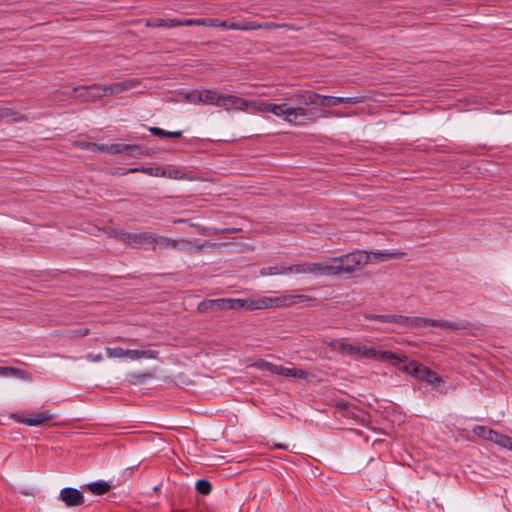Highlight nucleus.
Wrapping results in <instances>:
<instances>
[{"label": "nucleus", "instance_id": "40", "mask_svg": "<svg viewBox=\"0 0 512 512\" xmlns=\"http://www.w3.org/2000/svg\"><path fill=\"white\" fill-rule=\"evenodd\" d=\"M180 26H187L186 19L177 20V19H164V27L165 28H174Z\"/></svg>", "mask_w": 512, "mask_h": 512}, {"label": "nucleus", "instance_id": "53", "mask_svg": "<svg viewBox=\"0 0 512 512\" xmlns=\"http://www.w3.org/2000/svg\"><path fill=\"white\" fill-rule=\"evenodd\" d=\"M189 224H190V226H192V227H196V228H197L199 231H201V232H202V231H205V228L200 227V226H199V225H197V224H194V223H189Z\"/></svg>", "mask_w": 512, "mask_h": 512}, {"label": "nucleus", "instance_id": "12", "mask_svg": "<svg viewBox=\"0 0 512 512\" xmlns=\"http://www.w3.org/2000/svg\"><path fill=\"white\" fill-rule=\"evenodd\" d=\"M340 353L348 356L358 354L366 359H372L378 355V351L375 350L374 348H367L360 344H350L348 342L346 345L340 346Z\"/></svg>", "mask_w": 512, "mask_h": 512}, {"label": "nucleus", "instance_id": "15", "mask_svg": "<svg viewBox=\"0 0 512 512\" xmlns=\"http://www.w3.org/2000/svg\"><path fill=\"white\" fill-rule=\"evenodd\" d=\"M430 326L433 327H439L443 330H463L468 329L470 327V324L466 321L461 322H449L447 320L442 319H432L430 322Z\"/></svg>", "mask_w": 512, "mask_h": 512}, {"label": "nucleus", "instance_id": "8", "mask_svg": "<svg viewBox=\"0 0 512 512\" xmlns=\"http://www.w3.org/2000/svg\"><path fill=\"white\" fill-rule=\"evenodd\" d=\"M11 418L18 423L25 424L28 426H40L51 421L54 418V415L51 413L50 410H44L27 417L12 414Z\"/></svg>", "mask_w": 512, "mask_h": 512}, {"label": "nucleus", "instance_id": "13", "mask_svg": "<svg viewBox=\"0 0 512 512\" xmlns=\"http://www.w3.org/2000/svg\"><path fill=\"white\" fill-rule=\"evenodd\" d=\"M59 498L68 507H77L84 503L83 494L79 490L71 487L61 489Z\"/></svg>", "mask_w": 512, "mask_h": 512}, {"label": "nucleus", "instance_id": "42", "mask_svg": "<svg viewBox=\"0 0 512 512\" xmlns=\"http://www.w3.org/2000/svg\"><path fill=\"white\" fill-rule=\"evenodd\" d=\"M148 28H161L164 27V19H148L145 23Z\"/></svg>", "mask_w": 512, "mask_h": 512}, {"label": "nucleus", "instance_id": "57", "mask_svg": "<svg viewBox=\"0 0 512 512\" xmlns=\"http://www.w3.org/2000/svg\"><path fill=\"white\" fill-rule=\"evenodd\" d=\"M173 512H184V511H178V510H177V511H173Z\"/></svg>", "mask_w": 512, "mask_h": 512}, {"label": "nucleus", "instance_id": "14", "mask_svg": "<svg viewBox=\"0 0 512 512\" xmlns=\"http://www.w3.org/2000/svg\"><path fill=\"white\" fill-rule=\"evenodd\" d=\"M227 299H211L204 300L199 303L197 309L199 312L204 313L208 311H221L227 310Z\"/></svg>", "mask_w": 512, "mask_h": 512}, {"label": "nucleus", "instance_id": "18", "mask_svg": "<svg viewBox=\"0 0 512 512\" xmlns=\"http://www.w3.org/2000/svg\"><path fill=\"white\" fill-rule=\"evenodd\" d=\"M221 92H218L214 89H202V97L200 96V100H203V104L211 105L219 107L220 104Z\"/></svg>", "mask_w": 512, "mask_h": 512}, {"label": "nucleus", "instance_id": "38", "mask_svg": "<svg viewBox=\"0 0 512 512\" xmlns=\"http://www.w3.org/2000/svg\"><path fill=\"white\" fill-rule=\"evenodd\" d=\"M143 173L148 174L150 176H154V177H165L166 176V171L160 167H147L145 170H143Z\"/></svg>", "mask_w": 512, "mask_h": 512}, {"label": "nucleus", "instance_id": "11", "mask_svg": "<svg viewBox=\"0 0 512 512\" xmlns=\"http://www.w3.org/2000/svg\"><path fill=\"white\" fill-rule=\"evenodd\" d=\"M219 107L228 112L232 110L246 111L247 100L236 95L221 93Z\"/></svg>", "mask_w": 512, "mask_h": 512}, {"label": "nucleus", "instance_id": "50", "mask_svg": "<svg viewBox=\"0 0 512 512\" xmlns=\"http://www.w3.org/2000/svg\"><path fill=\"white\" fill-rule=\"evenodd\" d=\"M212 21L215 24V25H212V27L226 28L228 26V22L227 21H220L219 19H216V18H213Z\"/></svg>", "mask_w": 512, "mask_h": 512}, {"label": "nucleus", "instance_id": "23", "mask_svg": "<svg viewBox=\"0 0 512 512\" xmlns=\"http://www.w3.org/2000/svg\"><path fill=\"white\" fill-rule=\"evenodd\" d=\"M139 84H140V82L136 79H129V80H125L123 82L113 83V84H111L112 89H113V95L119 94V93L129 90L131 88H134V87L138 86Z\"/></svg>", "mask_w": 512, "mask_h": 512}, {"label": "nucleus", "instance_id": "35", "mask_svg": "<svg viewBox=\"0 0 512 512\" xmlns=\"http://www.w3.org/2000/svg\"><path fill=\"white\" fill-rule=\"evenodd\" d=\"M90 333L88 328L73 329L66 332V336L70 339L81 338L87 336Z\"/></svg>", "mask_w": 512, "mask_h": 512}, {"label": "nucleus", "instance_id": "31", "mask_svg": "<svg viewBox=\"0 0 512 512\" xmlns=\"http://www.w3.org/2000/svg\"><path fill=\"white\" fill-rule=\"evenodd\" d=\"M212 20H213V18L186 19V24H187V26H208V27H212V25H215Z\"/></svg>", "mask_w": 512, "mask_h": 512}, {"label": "nucleus", "instance_id": "36", "mask_svg": "<svg viewBox=\"0 0 512 512\" xmlns=\"http://www.w3.org/2000/svg\"><path fill=\"white\" fill-rule=\"evenodd\" d=\"M126 349L116 347V348H106L107 357L109 358H125Z\"/></svg>", "mask_w": 512, "mask_h": 512}, {"label": "nucleus", "instance_id": "4", "mask_svg": "<svg viewBox=\"0 0 512 512\" xmlns=\"http://www.w3.org/2000/svg\"><path fill=\"white\" fill-rule=\"evenodd\" d=\"M109 236L133 247L145 244L150 245L154 240V234L151 232L130 233L121 228L110 230Z\"/></svg>", "mask_w": 512, "mask_h": 512}, {"label": "nucleus", "instance_id": "7", "mask_svg": "<svg viewBox=\"0 0 512 512\" xmlns=\"http://www.w3.org/2000/svg\"><path fill=\"white\" fill-rule=\"evenodd\" d=\"M405 370L417 379L424 380L430 384H439L442 382L441 378L434 371L414 361L410 362L405 367Z\"/></svg>", "mask_w": 512, "mask_h": 512}, {"label": "nucleus", "instance_id": "56", "mask_svg": "<svg viewBox=\"0 0 512 512\" xmlns=\"http://www.w3.org/2000/svg\"><path fill=\"white\" fill-rule=\"evenodd\" d=\"M78 89H79L78 87H75V88L73 89V91H74V92H77V91H78Z\"/></svg>", "mask_w": 512, "mask_h": 512}, {"label": "nucleus", "instance_id": "17", "mask_svg": "<svg viewBox=\"0 0 512 512\" xmlns=\"http://www.w3.org/2000/svg\"><path fill=\"white\" fill-rule=\"evenodd\" d=\"M399 324L410 327H427L430 326L432 319L423 317H408L399 315Z\"/></svg>", "mask_w": 512, "mask_h": 512}, {"label": "nucleus", "instance_id": "34", "mask_svg": "<svg viewBox=\"0 0 512 512\" xmlns=\"http://www.w3.org/2000/svg\"><path fill=\"white\" fill-rule=\"evenodd\" d=\"M275 365L276 364L267 362L262 359H259L258 361H256L255 363L252 364L253 367L260 369V370L269 371L272 374L274 373Z\"/></svg>", "mask_w": 512, "mask_h": 512}, {"label": "nucleus", "instance_id": "3", "mask_svg": "<svg viewBox=\"0 0 512 512\" xmlns=\"http://www.w3.org/2000/svg\"><path fill=\"white\" fill-rule=\"evenodd\" d=\"M334 276L352 274L365 265L372 263V255L367 251L359 250L332 257Z\"/></svg>", "mask_w": 512, "mask_h": 512}, {"label": "nucleus", "instance_id": "5", "mask_svg": "<svg viewBox=\"0 0 512 512\" xmlns=\"http://www.w3.org/2000/svg\"><path fill=\"white\" fill-rule=\"evenodd\" d=\"M293 273L312 274L314 276H334L333 261L300 263L293 265Z\"/></svg>", "mask_w": 512, "mask_h": 512}, {"label": "nucleus", "instance_id": "37", "mask_svg": "<svg viewBox=\"0 0 512 512\" xmlns=\"http://www.w3.org/2000/svg\"><path fill=\"white\" fill-rule=\"evenodd\" d=\"M200 96L202 97V89L194 90V91L190 92L189 94H187V96L185 98L190 103L203 104V100L202 99L200 100Z\"/></svg>", "mask_w": 512, "mask_h": 512}, {"label": "nucleus", "instance_id": "26", "mask_svg": "<svg viewBox=\"0 0 512 512\" xmlns=\"http://www.w3.org/2000/svg\"><path fill=\"white\" fill-rule=\"evenodd\" d=\"M87 487L95 495H103L110 490V485L105 481L92 482Z\"/></svg>", "mask_w": 512, "mask_h": 512}, {"label": "nucleus", "instance_id": "21", "mask_svg": "<svg viewBox=\"0 0 512 512\" xmlns=\"http://www.w3.org/2000/svg\"><path fill=\"white\" fill-rule=\"evenodd\" d=\"M293 273V265L291 266H269V267H263L260 270L261 276H273V275H280V274H288Z\"/></svg>", "mask_w": 512, "mask_h": 512}, {"label": "nucleus", "instance_id": "44", "mask_svg": "<svg viewBox=\"0 0 512 512\" xmlns=\"http://www.w3.org/2000/svg\"><path fill=\"white\" fill-rule=\"evenodd\" d=\"M85 147L91 149L93 152H95V151L107 152V147H109V145H98L96 143H86Z\"/></svg>", "mask_w": 512, "mask_h": 512}, {"label": "nucleus", "instance_id": "39", "mask_svg": "<svg viewBox=\"0 0 512 512\" xmlns=\"http://www.w3.org/2000/svg\"><path fill=\"white\" fill-rule=\"evenodd\" d=\"M374 358L378 359L380 361H384V362L392 361V360H399V357L396 354L389 352V351L378 352V355Z\"/></svg>", "mask_w": 512, "mask_h": 512}, {"label": "nucleus", "instance_id": "55", "mask_svg": "<svg viewBox=\"0 0 512 512\" xmlns=\"http://www.w3.org/2000/svg\"><path fill=\"white\" fill-rule=\"evenodd\" d=\"M507 449L512 451V437H509Z\"/></svg>", "mask_w": 512, "mask_h": 512}, {"label": "nucleus", "instance_id": "32", "mask_svg": "<svg viewBox=\"0 0 512 512\" xmlns=\"http://www.w3.org/2000/svg\"><path fill=\"white\" fill-rule=\"evenodd\" d=\"M151 378H153V373H151V372L132 374L130 376V382L133 384L143 383L146 380H149Z\"/></svg>", "mask_w": 512, "mask_h": 512}, {"label": "nucleus", "instance_id": "41", "mask_svg": "<svg viewBox=\"0 0 512 512\" xmlns=\"http://www.w3.org/2000/svg\"><path fill=\"white\" fill-rule=\"evenodd\" d=\"M492 429H489V428H486L484 426H477L475 429H474V432L481 438L485 439L488 441V439L490 438V435L492 433Z\"/></svg>", "mask_w": 512, "mask_h": 512}, {"label": "nucleus", "instance_id": "25", "mask_svg": "<svg viewBox=\"0 0 512 512\" xmlns=\"http://www.w3.org/2000/svg\"><path fill=\"white\" fill-rule=\"evenodd\" d=\"M137 149L135 145H127V144H111L107 147V153L110 154H122L126 153L128 155L132 154V151Z\"/></svg>", "mask_w": 512, "mask_h": 512}, {"label": "nucleus", "instance_id": "22", "mask_svg": "<svg viewBox=\"0 0 512 512\" xmlns=\"http://www.w3.org/2000/svg\"><path fill=\"white\" fill-rule=\"evenodd\" d=\"M84 89H90L95 91L94 94L90 95L91 97H103L107 95H113V89L111 84L109 85H101V84H93L90 86H83Z\"/></svg>", "mask_w": 512, "mask_h": 512}, {"label": "nucleus", "instance_id": "1", "mask_svg": "<svg viewBox=\"0 0 512 512\" xmlns=\"http://www.w3.org/2000/svg\"><path fill=\"white\" fill-rule=\"evenodd\" d=\"M247 109L259 113H271L292 125H301L305 121L313 122L318 118L314 108H304L297 103L290 105L288 102L277 104L270 101L247 100Z\"/></svg>", "mask_w": 512, "mask_h": 512}, {"label": "nucleus", "instance_id": "30", "mask_svg": "<svg viewBox=\"0 0 512 512\" xmlns=\"http://www.w3.org/2000/svg\"><path fill=\"white\" fill-rule=\"evenodd\" d=\"M196 491L202 495H208L212 491V485L207 480H198L195 484Z\"/></svg>", "mask_w": 512, "mask_h": 512}, {"label": "nucleus", "instance_id": "16", "mask_svg": "<svg viewBox=\"0 0 512 512\" xmlns=\"http://www.w3.org/2000/svg\"><path fill=\"white\" fill-rule=\"evenodd\" d=\"M284 377L308 379L309 373L302 369L287 368L282 365H275L274 373Z\"/></svg>", "mask_w": 512, "mask_h": 512}, {"label": "nucleus", "instance_id": "49", "mask_svg": "<svg viewBox=\"0 0 512 512\" xmlns=\"http://www.w3.org/2000/svg\"><path fill=\"white\" fill-rule=\"evenodd\" d=\"M147 167H140V168H129V169H126V170H122V172L120 173L121 175H126V174H129V173H136V172H142L143 173V170H145Z\"/></svg>", "mask_w": 512, "mask_h": 512}, {"label": "nucleus", "instance_id": "20", "mask_svg": "<svg viewBox=\"0 0 512 512\" xmlns=\"http://www.w3.org/2000/svg\"><path fill=\"white\" fill-rule=\"evenodd\" d=\"M372 255V262L387 261L390 259H402L406 256L405 252L393 251V252H368Z\"/></svg>", "mask_w": 512, "mask_h": 512}, {"label": "nucleus", "instance_id": "47", "mask_svg": "<svg viewBox=\"0 0 512 512\" xmlns=\"http://www.w3.org/2000/svg\"><path fill=\"white\" fill-rule=\"evenodd\" d=\"M509 436L502 434L499 438L498 446L506 448L508 446Z\"/></svg>", "mask_w": 512, "mask_h": 512}, {"label": "nucleus", "instance_id": "52", "mask_svg": "<svg viewBox=\"0 0 512 512\" xmlns=\"http://www.w3.org/2000/svg\"><path fill=\"white\" fill-rule=\"evenodd\" d=\"M272 448L274 449H288V446L284 445V444H281V443H274Z\"/></svg>", "mask_w": 512, "mask_h": 512}, {"label": "nucleus", "instance_id": "27", "mask_svg": "<svg viewBox=\"0 0 512 512\" xmlns=\"http://www.w3.org/2000/svg\"><path fill=\"white\" fill-rule=\"evenodd\" d=\"M364 317L368 320H377L380 322L397 323L399 324V315H378V314H364Z\"/></svg>", "mask_w": 512, "mask_h": 512}, {"label": "nucleus", "instance_id": "19", "mask_svg": "<svg viewBox=\"0 0 512 512\" xmlns=\"http://www.w3.org/2000/svg\"><path fill=\"white\" fill-rule=\"evenodd\" d=\"M159 355V352L156 350H134V349H126L125 357L131 360H136L140 358H149L155 359Z\"/></svg>", "mask_w": 512, "mask_h": 512}, {"label": "nucleus", "instance_id": "24", "mask_svg": "<svg viewBox=\"0 0 512 512\" xmlns=\"http://www.w3.org/2000/svg\"><path fill=\"white\" fill-rule=\"evenodd\" d=\"M0 376H13L18 377L24 380H29L30 377L28 374L21 369L15 368V367H7V366H1L0 367Z\"/></svg>", "mask_w": 512, "mask_h": 512}, {"label": "nucleus", "instance_id": "2", "mask_svg": "<svg viewBox=\"0 0 512 512\" xmlns=\"http://www.w3.org/2000/svg\"><path fill=\"white\" fill-rule=\"evenodd\" d=\"M298 105H302L304 108L309 106H337L341 104H357L362 102L361 97H335V96H324L311 90H298L290 98Z\"/></svg>", "mask_w": 512, "mask_h": 512}, {"label": "nucleus", "instance_id": "43", "mask_svg": "<svg viewBox=\"0 0 512 512\" xmlns=\"http://www.w3.org/2000/svg\"><path fill=\"white\" fill-rule=\"evenodd\" d=\"M261 23L258 22H242V31L260 30Z\"/></svg>", "mask_w": 512, "mask_h": 512}, {"label": "nucleus", "instance_id": "51", "mask_svg": "<svg viewBox=\"0 0 512 512\" xmlns=\"http://www.w3.org/2000/svg\"><path fill=\"white\" fill-rule=\"evenodd\" d=\"M226 29L241 30L242 31V22L241 23H236V22L229 23L228 22V26L226 27Z\"/></svg>", "mask_w": 512, "mask_h": 512}, {"label": "nucleus", "instance_id": "9", "mask_svg": "<svg viewBox=\"0 0 512 512\" xmlns=\"http://www.w3.org/2000/svg\"><path fill=\"white\" fill-rule=\"evenodd\" d=\"M314 300L313 297L303 294H290V295H283L280 297H268L269 301V308L272 307H287L296 305L302 302H307Z\"/></svg>", "mask_w": 512, "mask_h": 512}, {"label": "nucleus", "instance_id": "29", "mask_svg": "<svg viewBox=\"0 0 512 512\" xmlns=\"http://www.w3.org/2000/svg\"><path fill=\"white\" fill-rule=\"evenodd\" d=\"M5 118H10L14 122L26 120V118L23 115H21L17 112H14L10 108H0V120L5 119Z\"/></svg>", "mask_w": 512, "mask_h": 512}, {"label": "nucleus", "instance_id": "28", "mask_svg": "<svg viewBox=\"0 0 512 512\" xmlns=\"http://www.w3.org/2000/svg\"><path fill=\"white\" fill-rule=\"evenodd\" d=\"M149 131L152 135L158 137L180 138L182 136V131L168 132L158 127H150Z\"/></svg>", "mask_w": 512, "mask_h": 512}, {"label": "nucleus", "instance_id": "54", "mask_svg": "<svg viewBox=\"0 0 512 512\" xmlns=\"http://www.w3.org/2000/svg\"><path fill=\"white\" fill-rule=\"evenodd\" d=\"M174 223H189V220H186V219H177V220H174L173 221Z\"/></svg>", "mask_w": 512, "mask_h": 512}, {"label": "nucleus", "instance_id": "6", "mask_svg": "<svg viewBox=\"0 0 512 512\" xmlns=\"http://www.w3.org/2000/svg\"><path fill=\"white\" fill-rule=\"evenodd\" d=\"M227 310H262L269 308L268 297L227 299Z\"/></svg>", "mask_w": 512, "mask_h": 512}, {"label": "nucleus", "instance_id": "45", "mask_svg": "<svg viewBox=\"0 0 512 512\" xmlns=\"http://www.w3.org/2000/svg\"><path fill=\"white\" fill-rule=\"evenodd\" d=\"M347 342L343 340H333L327 343L328 347L332 348L333 350H336L340 353V346L346 345Z\"/></svg>", "mask_w": 512, "mask_h": 512}, {"label": "nucleus", "instance_id": "10", "mask_svg": "<svg viewBox=\"0 0 512 512\" xmlns=\"http://www.w3.org/2000/svg\"><path fill=\"white\" fill-rule=\"evenodd\" d=\"M151 245L153 246V250H155L157 247L161 249L189 250L191 242L185 239L176 240L165 236H157L154 234V240Z\"/></svg>", "mask_w": 512, "mask_h": 512}, {"label": "nucleus", "instance_id": "46", "mask_svg": "<svg viewBox=\"0 0 512 512\" xmlns=\"http://www.w3.org/2000/svg\"><path fill=\"white\" fill-rule=\"evenodd\" d=\"M85 359L88 361H91V362H100L103 360V356L101 353H98V354L89 353L85 356Z\"/></svg>", "mask_w": 512, "mask_h": 512}, {"label": "nucleus", "instance_id": "48", "mask_svg": "<svg viewBox=\"0 0 512 512\" xmlns=\"http://www.w3.org/2000/svg\"><path fill=\"white\" fill-rule=\"evenodd\" d=\"M489 435H490V438L488 439V441L493 442V443H495V444H498V442H499V438H500V436H501L502 434H501V433H499V432H497V431H494V430H493V431H492V433H491V434H489Z\"/></svg>", "mask_w": 512, "mask_h": 512}, {"label": "nucleus", "instance_id": "33", "mask_svg": "<svg viewBox=\"0 0 512 512\" xmlns=\"http://www.w3.org/2000/svg\"><path fill=\"white\" fill-rule=\"evenodd\" d=\"M279 28H285V29H289V30L294 29L293 26H291L287 23H275V22L261 23V29L272 30V29H279Z\"/></svg>", "mask_w": 512, "mask_h": 512}]
</instances>
